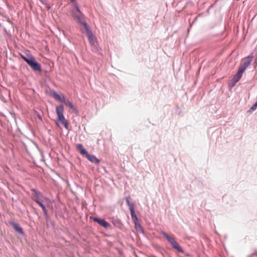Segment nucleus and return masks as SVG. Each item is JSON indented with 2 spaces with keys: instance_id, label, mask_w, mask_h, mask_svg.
<instances>
[{
  "instance_id": "18",
  "label": "nucleus",
  "mask_w": 257,
  "mask_h": 257,
  "mask_svg": "<svg viewBox=\"0 0 257 257\" xmlns=\"http://www.w3.org/2000/svg\"><path fill=\"white\" fill-rule=\"evenodd\" d=\"M257 107V103L255 102L254 103L251 107L250 108L249 110H248V112H251L255 110L256 109Z\"/></svg>"
},
{
  "instance_id": "21",
  "label": "nucleus",
  "mask_w": 257,
  "mask_h": 257,
  "mask_svg": "<svg viewBox=\"0 0 257 257\" xmlns=\"http://www.w3.org/2000/svg\"><path fill=\"white\" fill-rule=\"evenodd\" d=\"M112 223L114 224V225L118 227H119L122 225L119 220H115V221H112Z\"/></svg>"
},
{
  "instance_id": "5",
  "label": "nucleus",
  "mask_w": 257,
  "mask_h": 257,
  "mask_svg": "<svg viewBox=\"0 0 257 257\" xmlns=\"http://www.w3.org/2000/svg\"><path fill=\"white\" fill-rule=\"evenodd\" d=\"M90 218L93 221L98 223L100 225L104 227L105 229H108L111 228V225L103 219L94 216H90Z\"/></svg>"
},
{
  "instance_id": "1",
  "label": "nucleus",
  "mask_w": 257,
  "mask_h": 257,
  "mask_svg": "<svg viewBox=\"0 0 257 257\" xmlns=\"http://www.w3.org/2000/svg\"><path fill=\"white\" fill-rule=\"evenodd\" d=\"M56 113L58 115L57 120L61 121L62 124L66 128H68L69 123L67 120L65 118L64 116V106L63 105H60L56 106Z\"/></svg>"
},
{
  "instance_id": "12",
  "label": "nucleus",
  "mask_w": 257,
  "mask_h": 257,
  "mask_svg": "<svg viewBox=\"0 0 257 257\" xmlns=\"http://www.w3.org/2000/svg\"><path fill=\"white\" fill-rule=\"evenodd\" d=\"M11 224L13 227V228L20 234H24V232L22 229V228L20 226V225L18 223H15L14 222H11Z\"/></svg>"
},
{
  "instance_id": "16",
  "label": "nucleus",
  "mask_w": 257,
  "mask_h": 257,
  "mask_svg": "<svg viewBox=\"0 0 257 257\" xmlns=\"http://www.w3.org/2000/svg\"><path fill=\"white\" fill-rule=\"evenodd\" d=\"M76 147L80 151V153L83 155H85L87 153V151L84 149L83 145L81 144H77L76 145Z\"/></svg>"
},
{
  "instance_id": "13",
  "label": "nucleus",
  "mask_w": 257,
  "mask_h": 257,
  "mask_svg": "<svg viewBox=\"0 0 257 257\" xmlns=\"http://www.w3.org/2000/svg\"><path fill=\"white\" fill-rule=\"evenodd\" d=\"M26 54L27 56L21 54V57L28 64L34 56L29 51H28V53Z\"/></svg>"
},
{
  "instance_id": "19",
  "label": "nucleus",
  "mask_w": 257,
  "mask_h": 257,
  "mask_svg": "<svg viewBox=\"0 0 257 257\" xmlns=\"http://www.w3.org/2000/svg\"><path fill=\"white\" fill-rule=\"evenodd\" d=\"M74 6H75V10L76 11V12L77 13H78L79 14L80 13H82V12L80 11L78 5L77 4L76 2H75V3H72Z\"/></svg>"
},
{
  "instance_id": "24",
  "label": "nucleus",
  "mask_w": 257,
  "mask_h": 257,
  "mask_svg": "<svg viewBox=\"0 0 257 257\" xmlns=\"http://www.w3.org/2000/svg\"><path fill=\"white\" fill-rule=\"evenodd\" d=\"M253 255V253L249 254V255H248L247 257H252Z\"/></svg>"
},
{
  "instance_id": "15",
  "label": "nucleus",
  "mask_w": 257,
  "mask_h": 257,
  "mask_svg": "<svg viewBox=\"0 0 257 257\" xmlns=\"http://www.w3.org/2000/svg\"><path fill=\"white\" fill-rule=\"evenodd\" d=\"M63 103L72 110L74 111L77 110L76 107L69 100L65 99Z\"/></svg>"
},
{
  "instance_id": "2",
  "label": "nucleus",
  "mask_w": 257,
  "mask_h": 257,
  "mask_svg": "<svg viewBox=\"0 0 257 257\" xmlns=\"http://www.w3.org/2000/svg\"><path fill=\"white\" fill-rule=\"evenodd\" d=\"M252 59V54H250L248 56L242 59L238 70H241V71L244 72L246 68L250 65Z\"/></svg>"
},
{
  "instance_id": "4",
  "label": "nucleus",
  "mask_w": 257,
  "mask_h": 257,
  "mask_svg": "<svg viewBox=\"0 0 257 257\" xmlns=\"http://www.w3.org/2000/svg\"><path fill=\"white\" fill-rule=\"evenodd\" d=\"M31 191L34 192V194L32 196V199L35 201L41 207L44 205L42 202V194L36 189L33 188Z\"/></svg>"
},
{
  "instance_id": "17",
  "label": "nucleus",
  "mask_w": 257,
  "mask_h": 257,
  "mask_svg": "<svg viewBox=\"0 0 257 257\" xmlns=\"http://www.w3.org/2000/svg\"><path fill=\"white\" fill-rule=\"evenodd\" d=\"M131 199V196L130 195L126 196L125 197V200L126 202V205L129 206L130 210H131V206H133L134 207V204L133 203H130V200Z\"/></svg>"
},
{
  "instance_id": "25",
  "label": "nucleus",
  "mask_w": 257,
  "mask_h": 257,
  "mask_svg": "<svg viewBox=\"0 0 257 257\" xmlns=\"http://www.w3.org/2000/svg\"><path fill=\"white\" fill-rule=\"evenodd\" d=\"M255 102L257 103V101Z\"/></svg>"
},
{
  "instance_id": "10",
  "label": "nucleus",
  "mask_w": 257,
  "mask_h": 257,
  "mask_svg": "<svg viewBox=\"0 0 257 257\" xmlns=\"http://www.w3.org/2000/svg\"><path fill=\"white\" fill-rule=\"evenodd\" d=\"M85 156L88 160L95 164H98L100 162L99 160L97 159L94 155H90L88 154V152L86 153Z\"/></svg>"
},
{
  "instance_id": "11",
  "label": "nucleus",
  "mask_w": 257,
  "mask_h": 257,
  "mask_svg": "<svg viewBox=\"0 0 257 257\" xmlns=\"http://www.w3.org/2000/svg\"><path fill=\"white\" fill-rule=\"evenodd\" d=\"M243 72L241 71V70H238L237 73L234 75L233 77L232 81H233V86H234L237 82L241 78Z\"/></svg>"
},
{
  "instance_id": "20",
  "label": "nucleus",
  "mask_w": 257,
  "mask_h": 257,
  "mask_svg": "<svg viewBox=\"0 0 257 257\" xmlns=\"http://www.w3.org/2000/svg\"><path fill=\"white\" fill-rule=\"evenodd\" d=\"M42 210H43V211L44 212V214L46 217V218H48V212H47V210L46 208V207L45 205L43 206L42 207H41Z\"/></svg>"
},
{
  "instance_id": "7",
  "label": "nucleus",
  "mask_w": 257,
  "mask_h": 257,
  "mask_svg": "<svg viewBox=\"0 0 257 257\" xmlns=\"http://www.w3.org/2000/svg\"><path fill=\"white\" fill-rule=\"evenodd\" d=\"M85 30L90 44L91 45H94L96 41V38L89 27L85 29Z\"/></svg>"
},
{
  "instance_id": "3",
  "label": "nucleus",
  "mask_w": 257,
  "mask_h": 257,
  "mask_svg": "<svg viewBox=\"0 0 257 257\" xmlns=\"http://www.w3.org/2000/svg\"><path fill=\"white\" fill-rule=\"evenodd\" d=\"M161 234L164 236L166 239L170 243L172 247L178 252L181 253L184 252V250L178 244V243L175 241V240L169 236L167 233L164 231H162Z\"/></svg>"
},
{
  "instance_id": "14",
  "label": "nucleus",
  "mask_w": 257,
  "mask_h": 257,
  "mask_svg": "<svg viewBox=\"0 0 257 257\" xmlns=\"http://www.w3.org/2000/svg\"><path fill=\"white\" fill-rule=\"evenodd\" d=\"M51 94L55 98V99H56L57 100H58L61 102H63V101H64V99H65V98L64 95H62V96H61L59 94H58L54 90H53L51 91Z\"/></svg>"
},
{
  "instance_id": "6",
  "label": "nucleus",
  "mask_w": 257,
  "mask_h": 257,
  "mask_svg": "<svg viewBox=\"0 0 257 257\" xmlns=\"http://www.w3.org/2000/svg\"><path fill=\"white\" fill-rule=\"evenodd\" d=\"M33 70L37 72H41V65L40 63L37 62L34 57H33L32 60L29 62V64H28Z\"/></svg>"
},
{
  "instance_id": "9",
  "label": "nucleus",
  "mask_w": 257,
  "mask_h": 257,
  "mask_svg": "<svg viewBox=\"0 0 257 257\" xmlns=\"http://www.w3.org/2000/svg\"><path fill=\"white\" fill-rule=\"evenodd\" d=\"M130 212H131L132 218L134 220L136 227H137V225H138L140 227H141V225H140V223H138V222L139 221V219L135 213L134 207H133L132 206H131Z\"/></svg>"
},
{
  "instance_id": "23",
  "label": "nucleus",
  "mask_w": 257,
  "mask_h": 257,
  "mask_svg": "<svg viewBox=\"0 0 257 257\" xmlns=\"http://www.w3.org/2000/svg\"><path fill=\"white\" fill-rule=\"evenodd\" d=\"M71 3H75V0H70Z\"/></svg>"
},
{
  "instance_id": "22",
  "label": "nucleus",
  "mask_w": 257,
  "mask_h": 257,
  "mask_svg": "<svg viewBox=\"0 0 257 257\" xmlns=\"http://www.w3.org/2000/svg\"><path fill=\"white\" fill-rule=\"evenodd\" d=\"M72 16L73 18L74 19V20H75L79 16V13L74 11H72Z\"/></svg>"
},
{
  "instance_id": "8",
  "label": "nucleus",
  "mask_w": 257,
  "mask_h": 257,
  "mask_svg": "<svg viewBox=\"0 0 257 257\" xmlns=\"http://www.w3.org/2000/svg\"><path fill=\"white\" fill-rule=\"evenodd\" d=\"M75 20H76L79 25L83 26L85 29L89 27V26L87 25L84 18V15L82 13L79 14V16Z\"/></svg>"
}]
</instances>
